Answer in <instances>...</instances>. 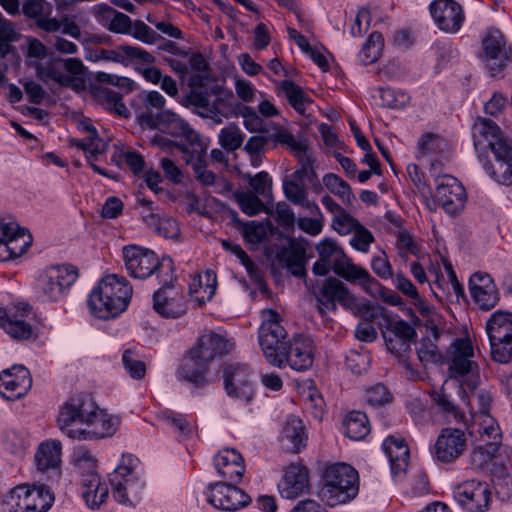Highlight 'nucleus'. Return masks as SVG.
Instances as JSON below:
<instances>
[{
  "mask_svg": "<svg viewBox=\"0 0 512 512\" xmlns=\"http://www.w3.org/2000/svg\"><path fill=\"white\" fill-rule=\"evenodd\" d=\"M344 433L352 440H361L370 432V425L365 413L352 411L345 417Z\"/></svg>",
  "mask_w": 512,
  "mask_h": 512,
  "instance_id": "49530a36",
  "label": "nucleus"
},
{
  "mask_svg": "<svg viewBox=\"0 0 512 512\" xmlns=\"http://www.w3.org/2000/svg\"><path fill=\"white\" fill-rule=\"evenodd\" d=\"M233 197L239 205L241 211L248 216L257 215L264 208L263 202L256 194L237 191L233 194Z\"/></svg>",
  "mask_w": 512,
  "mask_h": 512,
  "instance_id": "052dcab7",
  "label": "nucleus"
},
{
  "mask_svg": "<svg viewBox=\"0 0 512 512\" xmlns=\"http://www.w3.org/2000/svg\"><path fill=\"white\" fill-rule=\"evenodd\" d=\"M233 343L225 336L209 332L202 335L191 351L208 365L216 357L223 356L232 350Z\"/></svg>",
  "mask_w": 512,
  "mask_h": 512,
  "instance_id": "473e14b6",
  "label": "nucleus"
},
{
  "mask_svg": "<svg viewBox=\"0 0 512 512\" xmlns=\"http://www.w3.org/2000/svg\"><path fill=\"white\" fill-rule=\"evenodd\" d=\"M323 185L335 196L339 197L343 203L351 205L355 200V195L351 186L341 177L334 173H327L322 179Z\"/></svg>",
  "mask_w": 512,
  "mask_h": 512,
  "instance_id": "8fccbe9b",
  "label": "nucleus"
},
{
  "mask_svg": "<svg viewBox=\"0 0 512 512\" xmlns=\"http://www.w3.org/2000/svg\"><path fill=\"white\" fill-rule=\"evenodd\" d=\"M384 46V39L380 32H372L366 42L363 44L359 53V58L364 65L376 62Z\"/></svg>",
  "mask_w": 512,
  "mask_h": 512,
  "instance_id": "5fc2aeb1",
  "label": "nucleus"
},
{
  "mask_svg": "<svg viewBox=\"0 0 512 512\" xmlns=\"http://www.w3.org/2000/svg\"><path fill=\"white\" fill-rule=\"evenodd\" d=\"M85 70L86 68L80 58L54 57L36 66L37 76L43 82L51 80L64 87H72L77 80L82 81Z\"/></svg>",
  "mask_w": 512,
  "mask_h": 512,
  "instance_id": "f8f14e48",
  "label": "nucleus"
},
{
  "mask_svg": "<svg viewBox=\"0 0 512 512\" xmlns=\"http://www.w3.org/2000/svg\"><path fill=\"white\" fill-rule=\"evenodd\" d=\"M382 448L389 459L391 472L394 475L404 472L409 461V449L404 440L394 436H388L384 440Z\"/></svg>",
  "mask_w": 512,
  "mask_h": 512,
  "instance_id": "c9c22d12",
  "label": "nucleus"
},
{
  "mask_svg": "<svg viewBox=\"0 0 512 512\" xmlns=\"http://www.w3.org/2000/svg\"><path fill=\"white\" fill-rule=\"evenodd\" d=\"M435 201L449 215L459 213L465 206L466 192L463 185L451 175L436 176Z\"/></svg>",
  "mask_w": 512,
  "mask_h": 512,
  "instance_id": "5701e85b",
  "label": "nucleus"
},
{
  "mask_svg": "<svg viewBox=\"0 0 512 512\" xmlns=\"http://www.w3.org/2000/svg\"><path fill=\"white\" fill-rule=\"evenodd\" d=\"M161 287L153 294V308L164 318H179L187 311L185 297L174 281L159 280Z\"/></svg>",
  "mask_w": 512,
  "mask_h": 512,
  "instance_id": "aec40b11",
  "label": "nucleus"
},
{
  "mask_svg": "<svg viewBox=\"0 0 512 512\" xmlns=\"http://www.w3.org/2000/svg\"><path fill=\"white\" fill-rule=\"evenodd\" d=\"M82 497L91 509H97L108 497V487L101 482L96 472L84 473L82 475Z\"/></svg>",
  "mask_w": 512,
  "mask_h": 512,
  "instance_id": "72a5a7b5",
  "label": "nucleus"
},
{
  "mask_svg": "<svg viewBox=\"0 0 512 512\" xmlns=\"http://www.w3.org/2000/svg\"><path fill=\"white\" fill-rule=\"evenodd\" d=\"M84 128L88 132V136L82 140H74L73 145L81 148L91 155L101 154L105 150L104 141L99 138L98 132L93 125L87 124Z\"/></svg>",
  "mask_w": 512,
  "mask_h": 512,
  "instance_id": "4d7b16f0",
  "label": "nucleus"
},
{
  "mask_svg": "<svg viewBox=\"0 0 512 512\" xmlns=\"http://www.w3.org/2000/svg\"><path fill=\"white\" fill-rule=\"evenodd\" d=\"M133 288L129 281L116 274L103 277L89 295L91 313L99 319H110L126 310Z\"/></svg>",
  "mask_w": 512,
  "mask_h": 512,
  "instance_id": "f03ea898",
  "label": "nucleus"
},
{
  "mask_svg": "<svg viewBox=\"0 0 512 512\" xmlns=\"http://www.w3.org/2000/svg\"><path fill=\"white\" fill-rule=\"evenodd\" d=\"M138 463L133 455L123 454L122 463L110 475L114 497L121 504L133 506L141 499L145 483L137 472Z\"/></svg>",
  "mask_w": 512,
  "mask_h": 512,
  "instance_id": "423d86ee",
  "label": "nucleus"
},
{
  "mask_svg": "<svg viewBox=\"0 0 512 512\" xmlns=\"http://www.w3.org/2000/svg\"><path fill=\"white\" fill-rule=\"evenodd\" d=\"M282 439L291 444L293 452H299L306 446L307 435L302 420L296 416H289L282 430Z\"/></svg>",
  "mask_w": 512,
  "mask_h": 512,
  "instance_id": "37998d69",
  "label": "nucleus"
},
{
  "mask_svg": "<svg viewBox=\"0 0 512 512\" xmlns=\"http://www.w3.org/2000/svg\"><path fill=\"white\" fill-rule=\"evenodd\" d=\"M133 38L145 43L154 44L162 37L155 32L150 26L145 24L142 20H135L131 24V30L128 33Z\"/></svg>",
  "mask_w": 512,
  "mask_h": 512,
  "instance_id": "69168bd1",
  "label": "nucleus"
},
{
  "mask_svg": "<svg viewBox=\"0 0 512 512\" xmlns=\"http://www.w3.org/2000/svg\"><path fill=\"white\" fill-rule=\"evenodd\" d=\"M477 434L478 439L473 450V455H480L483 462L490 461L497 453L502 443L500 426L490 414H486L484 417H479Z\"/></svg>",
  "mask_w": 512,
  "mask_h": 512,
  "instance_id": "393cba45",
  "label": "nucleus"
},
{
  "mask_svg": "<svg viewBox=\"0 0 512 512\" xmlns=\"http://www.w3.org/2000/svg\"><path fill=\"white\" fill-rule=\"evenodd\" d=\"M31 243L32 236L26 228L0 217V253L5 254V260L21 256Z\"/></svg>",
  "mask_w": 512,
  "mask_h": 512,
  "instance_id": "412c9836",
  "label": "nucleus"
},
{
  "mask_svg": "<svg viewBox=\"0 0 512 512\" xmlns=\"http://www.w3.org/2000/svg\"><path fill=\"white\" fill-rule=\"evenodd\" d=\"M243 142V135L236 126L223 128L219 133V143L227 150L234 151L238 149Z\"/></svg>",
  "mask_w": 512,
  "mask_h": 512,
  "instance_id": "338daca9",
  "label": "nucleus"
},
{
  "mask_svg": "<svg viewBox=\"0 0 512 512\" xmlns=\"http://www.w3.org/2000/svg\"><path fill=\"white\" fill-rule=\"evenodd\" d=\"M96 60L112 61L123 65L151 64L155 62V57L140 47L119 45L113 49H100L97 51Z\"/></svg>",
  "mask_w": 512,
  "mask_h": 512,
  "instance_id": "2f4dec72",
  "label": "nucleus"
},
{
  "mask_svg": "<svg viewBox=\"0 0 512 512\" xmlns=\"http://www.w3.org/2000/svg\"><path fill=\"white\" fill-rule=\"evenodd\" d=\"M465 430L456 427L443 428L432 449L434 459L442 464L456 462L467 450Z\"/></svg>",
  "mask_w": 512,
  "mask_h": 512,
  "instance_id": "a211bd4d",
  "label": "nucleus"
},
{
  "mask_svg": "<svg viewBox=\"0 0 512 512\" xmlns=\"http://www.w3.org/2000/svg\"><path fill=\"white\" fill-rule=\"evenodd\" d=\"M449 371L453 378L461 382L464 392L477 388L479 376L477 364L471 360L474 356L472 343L469 339L458 338L449 348Z\"/></svg>",
  "mask_w": 512,
  "mask_h": 512,
  "instance_id": "1a4fd4ad",
  "label": "nucleus"
},
{
  "mask_svg": "<svg viewBox=\"0 0 512 512\" xmlns=\"http://www.w3.org/2000/svg\"><path fill=\"white\" fill-rule=\"evenodd\" d=\"M157 419L166 425L174 427L179 433L188 436L192 432L191 425L183 414L170 409H165L157 413Z\"/></svg>",
  "mask_w": 512,
  "mask_h": 512,
  "instance_id": "bf43d9fd",
  "label": "nucleus"
},
{
  "mask_svg": "<svg viewBox=\"0 0 512 512\" xmlns=\"http://www.w3.org/2000/svg\"><path fill=\"white\" fill-rule=\"evenodd\" d=\"M453 494L455 501L466 512H487L493 500L488 484L474 479L458 484Z\"/></svg>",
  "mask_w": 512,
  "mask_h": 512,
  "instance_id": "f3484780",
  "label": "nucleus"
},
{
  "mask_svg": "<svg viewBox=\"0 0 512 512\" xmlns=\"http://www.w3.org/2000/svg\"><path fill=\"white\" fill-rule=\"evenodd\" d=\"M322 482L320 496L331 507L350 502L359 492V474L347 463L327 466L322 474Z\"/></svg>",
  "mask_w": 512,
  "mask_h": 512,
  "instance_id": "7ed1b4c3",
  "label": "nucleus"
},
{
  "mask_svg": "<svg viewBox=\"0 0 512 512\" xmlns=\"http://www.w3.org/2000/svg\"><path fill=\"white\" fill-rule=\"evenodd\" d=\"M231 482H215L209 485L208 502L215 508L236 511L247 506L251 498Z\"/></svg>",
  "mask_w": 512,
  "mask_h": 512,
  "instance_id": "b1692460",
  "label": "nucleus"
},
{
  "mask_svg": "<svg viewBox=\"0 0 512 512\" xmlns=\"http://www.w3.org/2000/svg\"><path fill=\"white\" fill-rule=\"evenodd\" d=\"M474 147L487 174L497 183L512 185V143L492 120L479 117L473 125Z\"/></svg>",
  "mask_w": 512,
  "mask_h": 512,
  "instance_id": "f257e3e1",
  "label": "nucleus"
},
{
  "mask_svg": "<svg viewBox=\"0 0 512 512\" xmlns=\"http://www.w3.org/2000/svg\"><path fill=\"white\" fill-rule=\"evenodd\" d=\"M205 153L206 150L200 142L197 145H192L191 150H186L182 159L187 165L192 166L195 177L199 182L207 186L215 185L217 181L215 174L206 169Z\"/></svg>",
  "mask_w": 512,
  "mask_h": 512,
  "instance_id": "e433bc0d",
  "label": "nucleus"
},
{
  "mask_svg": "<svg viewBox=\"0 0 512 512\" xmlns=\"http://www.w3.org/2000/svg\"><path fill=\"white\" fill-rule=\"evenodd\" d=\"M309 488V472L299 464L290 465L278 483V490L286 499H296L308 492Z\"/></svg>",
  "mask_w": 512,
  "mask_h": 512,
  "instance_id": "7c9ffc66",
  "label": "nucleus"
},
{
  "mask_svg": "<svg viewBox=\"0 0 512 512\" xmlns=\"http://www.w3.org/2000/svg\"><path fill=\"white\" fill-rule=\"evenodd\" d=\"M315 296L318 302V312L322 317L326 315V310L336 311L337 303L345 309L357 308L361 313L368 314L372 311V306L369 303L358 306L356 297L351 294L348 287L334 277L325 279L318 291L315 292Z\"/></svg>",
  "mask_w": 512,
  "mask_h": 512,
  "instance_id": "9d476101",
  "label": "nucleus"
},
{
  "mask_svg": "<svg viewBox=\"0 0 512 512\" xmlns=\"http://www.w3.org/2000/svg\"><path fill=\"white\" fill-rule=\"evenodd\" d=\"M280 89L294 110L299 114H305L306 107L312 103V100L304 90L291 80L281 81Z\"/></svg>",
  "mask_w": 512,
  "mask_h": 512,
  "instance_id": "de8ad7c7",
  "label": "nucleus"
},
{
  "mask_svg": "<svg viewBox=\"0 0 512 512\" xmlns=\"http://www.w3.org/2000/svg\"><path fill=\"white\" fill-rule=\"evenodd\" d=\"M281 316L273 309H266L262 312V323L258 332L259 345L267 361L281 368L282 355L279 353L284 349L287 341V332L281 325Z\"/></svg>",
  "mask_w": 512,
  "mask_h": 512,
  "instance_id": "6e6552de",
  "label": "nucleus"
},
{
  "mask_svg": "<svg viewBox=\"0 0 512 512\" xmlns=\"http://www.w3.org/2000/svg\"><path fill=\"white\" fill-rule=\"evenodd\" d=\"M123 259L129 275L136 279H146L156 275L158 280L175 281L173 261L171 258H158L148 248L128 245L123 248Z\"/></svg>",
  "mask_w": 512,
  "mask_h": 512,
  "instance_id": "20e7f679",
  "label": "nucleus"
},
{
  "mask_svg": "<svg viewBox=\"0 0 512 512\" xmlns=\"http://www.w3.org/2000/svg\"><path fill=\"white\" fill-rule=\"evenodd\" d=\"M98 404L87 393L70 396L59 408L57 425L61 432L71 439H77L79 432L92 419Z\"/></svg>",
  "mask_w": 512,
  "mask_h": 512,
  "instance_id": "39448f33",
  "label": "nucleus"
},
{
  "mask_svg": "<svg viewBox=\"0 0 512 512\" xmlns=\"http://www.w3.org/2000/svg\"><path fill=\"white\" fill-rule=\"evenodd\" d=\"M285 197L295 205L305 202L307 192L305 182H301L291 176V179L285 180L283 183Z\"/></svg>",
  "mask_w": 512,
  "mask_h": 512,
  "instance_id": "e2e57ef3",
  "label": "nucleus"
},
{
  "mask_svg": "<svg viewBox=\"0 0 512 512\" xmlns=\"http://www.w3.org/2000/svg\"><path fill=\"white\" fill-rule=\"evenodd\" d=\"M279 259L287 269L297 277L305 274V252L299 247L284 249L279 255Z\"/></svg>",
  "mask_w": 512,
  "mask_h": 512,
  "instance_id": "603ef678",
  "label": "nucleus"
},
{
  "mask_svg": "<svg viewBox=\"0 0 512 512\" xmlns=\"http://www.w3.org/2000/svg\"><path fill=\"white\" fill-rule=\"evenodd\" d=\"M382 106L390 109H402L410 102V96L404 90L380 88Z\"/></svg>",
  "mask_w": 512,
  "mask_h": 512,
  "instance_id": "13d9d810",
  "label": "nucleus"
},
{
  "mask_svg": "<svg viewBox=\"0 0 512 512\" xmlns=\"http://www.w3.org/2000/svg\"><path fill=\"white\" fill-rule=\"evenodd\" d=\"M77 278L78 271L73 265L62 264L47 268L37 279L38 298L43 302L58 301Z\"/></svg>",
  "mask_w": 512,
  "mask_h": 512,
  "instance_id": "9b49d317",
  "label": "nucleus"
},
{
  "mask_svg": "<svg viewBox=\"0 0 512 512\" xmlns=\"http://www.w3.org/2000/svg\"><path fill=\"white\" fill-rule=\"evenodd\" d=\"M222 246L224 249L231 251L240 260L241 264L245 267L250 279L258 286L259 290H266V283L263 280L258 267L251 260L249 255L242 249V247L228 240H223Z\"/></svg>",
  "mask_w": 512,
  "mask_h": 512,
  "instance_id": "c03bdc74",
  "label": "nucleus"
},
{
  "mask_svg": "<svg viewBox=\"0 0 512 512\" xmlns=\"http://www.w3.org/2000/svg\"><path fill=\"white\" fill-rule=\"evenodd\" d=\"M429 12L436 26L445 33H457L465 21L463 8L455 0H434Z\"/></svg>",
  "mask_w": 512,
  "mask_h": 512,
  "instance_id": "bb28decb",
  "label": "nucleus"
},
{
  "mask_svg": "<svg viewBox=\"0 0 512 512\" xmlns=\"http://www.w3.org/2000/svg\"><path fill=\"white\" fill-rule=\"evenodd\" d=\"M216 287L217 277L215 272L206 270L193 278L189 284V293L199 305H203L212 299Z\"/></svg>",
  "mask_w": 512,
  "mask_h": 512,
  "instance_id": "ea45409f",
  "label": "nucleus"
},
{
  "mask_svg": "<svg viewBox=\"0 0 512 512\" xmlns=\"http://www.w3.org/2000/svg\"><path fill=\"white\" fill-rule=\"evenodd\" d=\"M32 387V378L27 368L15 365L0 373V394L9 401L25 396Z\"/></svg>",
  "mask_w": 512,
  "mask_h": 512,
  "instance_id": "cd10ccee",
  "label": "nucleus"
},
{
  "mask_svg": "<svg viewBox=\"0 0 512 512\" xmlns=\"http://www.w3.org/2000/svg\"><path fill=\"white\" fill-rule=\"evenodd\" d=\"M468 398V406L471 407V413H477L478 417H484L489 414V410L493 401L492 393L487 389L480 390H466L465 393Z\"/></svg>",
  "mask_w": 512,
  "mask_h": 512,
  "instance_id": "864d4df0",
  "label": "nucleus"
},
{
  "mask_svg": "<svg viewBox=\"0 0 512 512\" xmlns=\"http://www.w3.org/2000/svg\"><path fill=\"white\" fill-rule=\"evenodd\" d=\"M28 303H17L11 307H0V327L13 339L30 340L35 337L33 327L25 321L31 312Z\"/></svg>",
  "mask_w": 512,
  "mask_h": 512,
  "instance_id": "4be33fe9",
  "label": "nucleus"
},
{
  "mask_svg": "<svg viewBox=\"0 0 512 512\" xmlns=\"http://www.w3.org/2000/svg\"><path fill=\"white\" fill-rule=\"evenodd\" d=\"M394 234L396 236L395 245L402 258H406L407 254L418 256L420 252L419 245L408 229L398 230Z\"/></svg>",
  "mask_w": 512,
  "mask_h": 512,
  "instance_id": "680f3d73",
  "label": "nucleus"
},
{
  "mask_svg": "<svg viewBox=\"0 0 512 512\" xmlns=\"http://www.w3.org/2000/svg\"><path fill=\"white\" fill-rule=\"evenodd\" d=\"M272 139L281 145L287 146L298 160L299 167L292 174L293 178L301 182L314 181L316 172L313 167L314 158L305 139L297 140L286 129L278 130Z\"/></svg>",
  "mask_w": 512,
  "mask_h": 512,
  "instance_id": "2eb2a0df",
  "label": "nucleus"
},
{
  "mask_svg": "<svg viewBox=\"0 0 512 512\" xmlns=\"http://www.w3.org/2000/svg\"><path fill=\"white\" fill-rule=\"evenodd\" d=\"M316 249L319 258L331 263L332 270L339 277L352 283L359 282L365 289L378 283L365 268L352 263L335 241L326 238L317 245Z\"/></svg>",
  "mask_w": 512,
  "mask_h": 512,
  "instance_id": "0eeeda50",
  "label": "nucleus"
},
{
  "mask_svg": "<svg viewBox=\"0 0 512 512\" xmlns=\"http://www.w3.org/2000/svg\"><path fill=\"white\" fill-rule=\"evenodd\" d=\"M214 466L225 481L239 483L245 472L244 458L233 448H224L214 457Z\"/></svg>",
  "mask_w": 512,
  "mask_h": 512,
  "instance_id": "c756f323",
  "label": "nucleus"
},
{
  "mask_svg": "<svg viewBox=\"0 0 512 512\" xmlns=\"http://www.w3.org/2000/svg\"><path fill=\"white\" fill-rule=\"evenodd\" d=\"M122 362L127 373L136 380L142 379L146 374V365L134 351L128 349L123 352Z\"/></svg>",
  "mask_w": 512,
  "mask_h": 512,
  "instance_id": "0e129e2a",
  "label": "nucleus"
},
{
  "mask_svg": "<svg viewBox=\"0 0 512 512\" xmlns=\"http://www.w3.org/2000/svg\"><path fill=\"white\" fill-rule=\"evenodd\" d=\"M431 398L448 421L460 422L464 420V413L448 394L443 391H434L431 394Z\"/></svg>",
  "mask_w": 512,
  "mask_h": 512,
  "instance_id": "3c124183",
  "label": "nucleus"
},
{
  "mask_svg": "<svg viewBox=\"0 0 512 512\" xmlns=\"http://www.w3.org/2000/svg\"><path fill=\"white\" fill-rule=\"evenodd\" d=\"M394 338H386L388 350L392 353H402L410 350V342L416 337L415 329L404 320L393 321L389 325Z\"/></svg>",
  "mask_w": 512,
  "mask_h": 512,
  "instance_id": "58836bf2",
  "label": "nucleus"
},
{
  "mask_svg": "<svg viewBox=\"0 0 512 512\" xmlns=\"http://www.w3.org/2000/svg\"><path fill=\"white\" fill-rule=\"evenodd\" d=\"M211 94L215 96L213 101H210L208 112H197L202 118H209L214 124H221L223 118L227 117L231 111L230 99L232 94H225L222 88L215 86L211 89Z\"/></svg>",
  "mask_w": 512,
  "mask_h": 512,
  "instance_id": "a19ab883",
  "label": "nucleus"
},
{
  "mask_svg": "<svg viewBox=\"0 0 512 512\" xmlns=\"http://www.w3.org/2000/svg\"><path fill=\"white\" fill-rule=\"evenodd\" d=\"M62 445L58 440L42 442L35 454L36 467L41 472L52 471L59 474Z\"/></svg>",
  "mask_w": 512,
  "mask_h": 512,
  "instance_id": "f704fd0d",
  "label": "nucleus"
},
{
  "mask_svg": "<svg viewBox=\"0 0 512 512\" xmlns=\"http://www.w3.org/2000/svg\"><path fill=\"white\" fill-rule=\"evenodd\" d=\"M279 353L282 354L281 368L287 364L296 371H305L313 364L314 344L309 337L298 335L288 340Z\"/></svg>",
  "mask_w": 512,
  "mask_h": 512,
  "instance_id": "a878e982",
  "label": "nucleus"
},
{
  "mask_svg": "<svg viewBox=\"0 0 512 512\" xmlns=\"http://www.w3.org/2000/svg\"><path fill=\"white\" fill-rule=\"evenodd\" d=\"M137 118L141 124H145L150 128H157L173 137H184L191 143V146L201 142L199 134L184 119L171 110H160L157 112L148 110L139 114Z\"/></svg>",
  "mask_w": 512,
  "mask_h": 512,
  "instance_id": "ddd939ff",
  "label": "nucleus"
},
{
  "mask_svg": "<svg viewBox=\"0 0 512 512\" xmlns=\"http://www.w3.org/2000/svg\"><path fill=\"white\" fill-rule=\"evenodd\" d=\"M483 61L491 76H496L512 62V47L497 28L487 30L482 40Z\"/></svg>",
  "mask_w": 512,
  "mask_h": 512,
  "instance_id": "4468645a",
  "label": "nucleus"
},
{
  "mask_svg": "<svg viewBox=\"0 0 512 512\" xmlns=\"http://www.w3.org/2000/svg\"><path fill=\"white\" fill-rule=\"evenodd\" d=\"M94 95L98 102L107 110L113 111L119 116L128 117L129 111L122 101V95L117 91L107 88L98 87L94 90Z\"/></svg>",
  "mask_w": 512,
  "mask_h": 512,
  "instance_id": "09e8293b",
  "label": "nucleus"
},
{
  "mask_svg": "<svg viewBox=\"0 0 512 512\" xmlns=\"http://www.w3.org/2000/svg\"><path fill=\"white\" fill-rule=\"evenodd\" d=\"M103 26L116 34H128L131 30L132 20L126 14L105 5L101 7Z\"/></svg>",
  "mask_w": 512,
  "mask_h": 512,
  "instance_id": "a18cd8bd",
  "label": "nucleus"
},
{
  "mask_svg": "<svg viewBox=\"0 0 512 512\" xmlns=\"http://www.w3.org/2000/svg\"><path fill=\"white\" fill-rule=\"evenodd\" d=\"M491 355L494 361L508 363L512 360V338L503 341H490Z\"/></svg>",
  "mask_w": 512,
  "mask_h": 512,
  "instance_id": "774afa93",
  "label": "nucleus"
},
{
  "mask_svg": "<svg viewBox=\"0 0 512 512\" xmlns=\"http://www.w3.org/2000/svg\"><path fill=\"white\" fill-rule=\"evenodd\" d=\"M223 385L230 398L250 402L254 397L253 371L247 364L226 365L223 369Z\"/></svg>",
  "mask_w": 512,
  "mask_h": 512,
  "instance_id": "dca6fc26",
  "label": "nucleus"
},
{
  "mask_svg": "<svg viewBox=\"0 0 512 512\" xmlns=\"http://www.w3.org/2000/svg\"><path fill=\"white\" fill-rule=\"evenodd\" d=\"M489 341H503L512 338V314L510 312L496 311L486 324Z\"/></svg>",
  "mask_w": 512,
  "mask_h": 512,
  "instance_id": "79ce46f5",
  "label": "nucleus"
},
{
  "mask_svg": "<svg viewBox=\"0 0 512 512\" xmlns=\"http://www.w3.org/2000/svg\"><path fill=\"white\" fill-rule=\"evenodd\" d=\"M10 498L14 502L15 512H47L54 501L46 485L17 486L11 491Z\"/></svg>",
  "mask_w": 512,
  "mask_h": 512,
  "instance_id": "6ab92c4d",
  "label": "nucleus"
},
{
  "mask_svg": "<svg viewBox=\"0 0 512 512\" xmlns=\"http://www.w3.org/2000/svg\"><path fill=\"white\" fill-rule=\"evenodd\" d=\"M207 372L208 364L190 351L189 356L183 360L179 367L177 377L200 387L207 383Z\"/></svg>",
  "mask_w": 512,
  "mask_h": 512,
  "instance_id": "4c0bfd02",
  "label": "nucleus"
},
{
  "mask_svg": "<svg viewBox=\"0 0 512 512\" xmlns=\"http://www.w3.org/2000/svg\"><path fill=\"white\" fill-rule=\"evenodd\" d=\"M2 445L10 454L21 457L25 454L27 441L22 431L9 428L2 435Z\"/></svg>",
  "mask_w": 512,
  "mask_h": 512,
  "instance_id": "6e6d98bb",
  "label": "nucleus"
},
{
  "mask_svg": "<svg viewBox=\"0 0 512 512\" xmlns=\"http://www.w3.org/2000/svg\"><path fill=\"white\" fill-rule=\"evenodd\" d=\"M121 419L97 406L94 416L79 432L77 440H98L113 436L119 429Z\"/></svg>",
  "mask_w": 512,
  "mask_h": 512,
  "instance_id": "c85d7f7f",
  "label": "nucleus"
}]
</instances>
